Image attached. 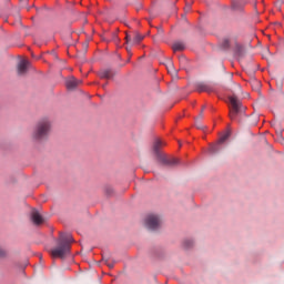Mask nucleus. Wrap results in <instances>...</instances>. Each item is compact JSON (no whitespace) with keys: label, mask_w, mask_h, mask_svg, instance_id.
Segmentation results:
<instances>
[{"label":"nucleus","mask_w":284,"mask_h":284,"mask_svg":"<svg viewBox=\"0 0 284 284\" xmlns=\"http://www.w3.org/2000/svg\"><path fill=\"white\" fill-rule=\"evenodd\" d=\"M58 247L51 250L52 258H65L70 254V248L74 239L70 233H60V236L57 241Z\"/></svg>","instance_id":"nucleus-1"},{"label":"nucleus","mask_w":284,"mask_h":284,"mask_svg":"<svg viewBox=\"0 0 284 284\" xmlns=\"http://www.w3.org/2000/svg\"><path fill=\"white\" fill-rule=\"evenodd\" d=\"M52 131V122L48 118L39 120L31 133V139L33 141H45L50 136Z\"/></svg>","instance_id":"nucleus-2"},{"label":"nucleus","mask_w":284,"mask_h":284,"mask_svg":"<svg viewBox=\"0 0 284 284\" xmlns=\"http://www.w3.org/2000/svg\"><path fill=\"white\" fill-rule=\"evenodd\" d=\"M229 101L231 103L230 119L234 121V119H236V115L241 114V108H243V104L236 95L229 97Z\"/></svg>","instance_id":"nucleus-3"},{"label":"nucleus","mask_w":284,"mask_h":284,"mask_svg":"<svg viewBox=\"0 0 284 284\" xmlns=\"http://www.w3.org/2000/svg\"><path fill=\"white\" fill-rule=\"evenodd\" d=\"M145 227L148 230H159L161 227V217L158 215L151 214L145 219Z\"/></svg>","instance_id":"nucleus-4"},{"label":"nucleus","mask_w":284,"mask_h":284,"mask_svg":"<svg viewBox=\"0 0 284 284\" xmlns=\"http://www.w3.org/2000/svg\"><path fill=\"white\" fill-rule=\"evenodd\" d=\"M158 161L159 163H161V165H179V159L176 158H170L168 155H165V153L159 154L158 156Z\"/></svg>","instance_id":"nucleus-5"},{"label":"nucleus","mask_w":284,"mask_h":284,"mask_svg":"<svg viewBox=\"0 0 284 284\" xmlns=\"http://www.w3.org/2000/svg\"><path fill=\"white\" fill-rule=\"evenodd\" d=\"M29 68H30V61L21 60L18 63V68H17L19 77H23L24 74H28Z\"/></svg>","instance_id":"nucleus-6"},{"label":"nucleus","mask_w":284,"mask_h":284,"mask_svg":"<svg viewBox=\"0 0 284 284\" xmlns=\"http://www.w3.org/2000/svg\"><path fill=\"white\" fill-rule=\"evenodd\" d=\"M31 221L34 225H42V223H45V219H43L41 213L37 210L31 212Z\"/></svg>","instance_id":"nucleus-7"},{"label":"nucleus","mask_w":284,"mask_h":284,"mask_svg":"<svg viewBox=\"0 0 284 284\" xmlns=\"http://www.w3.org/2000/svg\"><path fill=\"white\" fill-rule=\"evenodd\" d=\"M81 83H83V81L77 78H70L65 82L68 90H74V88H79Z\"/></svg>","instance_id":"nucleus-8"},{"label":"nucleus","mask_w":284,"mask_h":284,"mask_svg":"<svg viewBox=\"0 0 284 284\" xmlns=\"http://www.w3.org/2000/svg\"><path fill=\"white\" fill-rule=\"evenodd\" d=\"M195 90H196V92H211L212 91V87H210V84H207L205 82H199L195 85Z\"/></svg>","instance_id":"nucleus-9"},{"label":"nucleus","mask_w":284,"mask_h":284,"mask_svg":"<svg viewBox=\"0 0 284 284\" xmlns=\"http://www.w3.org/2000/svg\"><path fill=\"white\" fill-rule=\"evenodd\" d=\"M163 145H165V142L156 139L153 143V152L156 156H159V154H162L161 153V148H163Z\"/></svg>","instance_id":"nucleus-10"},{"label":"nucleus","mask_w":284,"mask_h":284,"mask_svg":"<svg viewBox=\"0 0 284 284\" xmlns=\"http://www.w3.org/2000/svg\"><path fill=\"white\" fill-rule=\"evenodd\" d=\"M99 77H100V79H112V77H113L112 70L104 69V70L100 71Z\"/></svg>","instance_id":"nucleus-11"},{"label":"nucleus","mask_w":284,"mask_h":284,"mask_svg":"<svg viewBox=\"0 0 284 284\" xmlns=\"http://www.w3.org/2000/svg\"><path fill=\"white\" fill-rule=\"evenodd\" d=\"M183 50H185V44H183L182 42H175L173 44V51L174 52H181Z\"/></svg>","instance_id":"nucleus-12"},{"label":"nucleus","mask_w":284,"mask_h":284,"mask_svg":"<svg viewBox=\"0 0 284 284\" xmlns=\"http://www.w3.org/2000/svg\"><path fill=\"white\" fill-rule=\"evenodd\" d=\"M145 37L139 32H135L133 36V43H139L140 41H143Z\"/></svg>","instance_id":"nucleus-13"},{"label":"nucleus","mask_w":284,"mask_h":284,"mask_svg":"<svg viewBox=\"0 0 284 284\" xmlns=\"http://www.w3.org/2000/svg\"><path fill=\"white\" fill-rule=\"evenodd\" d=\"M219 150H221V148H219V145H211L210 146L211 154H216V152H219Z\"/></svg>","instance_id":"nucleus-14"},{"label":"nucleus","mask_w":284,"mask_h":284,"mask_svg":"<svg viewBox=\"0 0 284 284\" xmlns=\"http://www.w3.org/2000/svg\"><path fill=\"white\" fill-rule=\"evenodd\" d=\"M230 139V133H225L222 138H220L219 143H225Z\"/></svg>","instance_id":"nucleus-15"},{"label":"nucleus","mask_w":284,"mask_h":284,"mask_svg":"<svg viewBox=\"0 0 284 284\" xmlns=\"http://www.w3.org/2000/svg\"><path fill=\"white\" fill-rule=\"evenodd\" d=\"M115 263H116V261L112 260V261L106 262L105 265H108V267H109L110 270H112V268L114 267V264H115Z\"/></svg>","instance_id":"nucleus-16"},{"label":"nucleus","mask_w":284,"mask_h":284,"mask_svg":"<svg viewBox=\"0 0 284 284\" xmlns=\"http://www.w3.org/2000/svg\"><path fill=\"white\" fill-rule=\"evenodd\" d=\"M114 193V190L112 187H106L105 189V194H108V196H111V194Z\"/></svg>","instance_id":"nucleus-17"},{"label":"nucleus","mask_w":284,"mask_h":284,"mask_svg":"<svg viewBox=\"0 0 284 284\" xmlns=\"http://www.w3.org/2000/svg\"><path fill=\"white\" fill-rule=\"evenodd\" d=\"M102 261H104L105 264L109 263L110 262V256L109 255H103Z\"/></svg>","instance_id":"nucleus-18"},{"label":"nucleus","mask_w":284,"mask_h":284,"mask_svg":"<svg viewBox=\"0 0 284 284\" xmlns=\"http://www.w3.org/2000/svg\"><path fill=\"white\" fill-rule=\"evenodd\" d=\"M185 247H192V241L187 240L184 242Z\"/></svg>","instance_id":"nucleus-19"},{"label":"nucleus","mask_w":284,"mask_h":284,"mask_svg":"<svg viewBox=\"0 0 284 284\" xmlns=\"http://www.w3.org/2000/svg\"><path fill=\"white\" fill-rule=\"evenodd\" d=\"M184 10L185 12H190V10H192V4H186Z\"/></svg>","instance_id":"nucleus-20"},{"label":"nucleus","mask_w":284,"mask_h":284,"mask_svg":"<svg viewBox=\"0 0 284 284\" xmlns=\"http://www.w3.org/2000/svg\"><path fill=\"white\" fill-rule=\"evenodd\" d=\"M3 256H6V252L3 251V248H0V258H3Z\"/></svg>","instance_id":"nucleus-21"},{"label":"nucleus","mask_w":284,"mask_h":284,"mask_svg":"<svg viewBox=\"0 0 284 284\" xmlns=\"http://www.w3.org/2000/svg\"><path fill=\"white\" fill-rule=\"evenodd\" d=\"M205 110V106L202 108V111L200 112L199 119H203V111Z\"/></svg>","instance_id":"nucleus-22"},{"label":"nucleus","mask_w":284,"mask_h":284,"mask_svg":"<svg viewBox=\"0 0 284 284\" xmlns=\"http://www.w3.org/2000/svg\"><path fill=\"white\" fill-rule=\"evenodd\" d=\"M131 39H132V38L126 34V37H125L126 43H130V40H131Z\"/></svg>","instance_id":"nucleus-23"},{"label":"nucleus","mask_w":284,"mask_h":284,"mask_svg":"<svg viewBox=\"0 0 284 284\" xmlns=\"http://www.w3.org/2000/svg\"><path fill=\"white\" fill-rule=\"evenodd\" d=\"M126 50H128V52H130V50H131L130 47H126Z\"/></svg>","instance_id":"nucleus-24"},{"label":"nucleus","mask_w":284,"mask_h":284,"mask_svg":"<svg viewBox=\"0 0 284 284\" xmlns=\"http://www.w3.org/2000/svg\"><path fill=\"white\" fill-rule=\"evenodd\" d=\"M170 68L172 69V68H174V65L171 63V64H170Z\"/></svg>","instance_id":"nucleus-25"},{"label":"nucleus","mask_w":284,"mask_h":284,"mask_svg":"<svg viewBox=\"0 0 284 284\" xmlns=\"http://www.w3.org/2000/svg\"><path fill=\"white\" fill-rule=\"evenodd\" d=\"M199 130H201V126H197Z\"/></svg>","instance_id":"nucleus-26"},{"label":"nucleus","mask_w":284,"mask_h":284,"mask_svg":"<svg viewBox=\"0 0 284 284\" xmlns=\"http://www.w3.org/2000/svg\"><path fill=\"white\" fill-rule=\"evenodd\" d=\"M102 88H104V89H105V84H104Z\"/></svg>","instance_id":"nucleus-27"}]
</instances>
